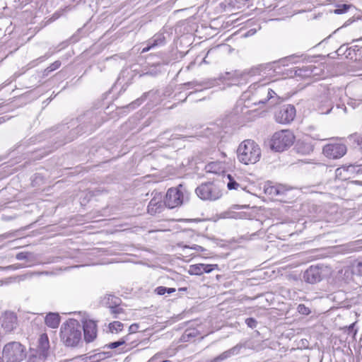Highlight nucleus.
<instances>
[{"instance_id":"9","label":"nucleus","mask_w":362,"mask_h":362,"mask_svg":"<svg viewBox=\"0 0 362 362\" xmlns=\"http://www.w3.org/2000/svg\"><path fill=\"white\" fill-rule=\"evenodd\" d=\"M347 148L342 143H329L326 144L322 149L323 154L330 159H339L346 153Z\"/></svg>"},{"instance_id":"26","label":"nucleus","mask_w":362,"mask_h":362,"mask_svg":"<svg viewBox=\"0 0 362 362\" xmlns=\"http://www.w3.org/2000/svg\"><path fill=\"white\" fill-rule=\"evenodd\" d=\"M16 258L18 260L25 259L28 262H31L35 259V255L30 252H21L16 255Z\"/></svg>"},{"instance_id":"24","label":"nucleus","mask_w":362,"mask_h":362,"mask_svg":"<svg viewBox=\"0 0 362 362\" xmlns=\"http://www.w3.org/2000/svg\"><path fill=\"white\" fill-rule=\"evenodd\" d=\"M45 324L51 328L58 327L60 322V317L58 313H49L45 319Z\"/></svg>"},{"instance_id":"29","label":"nucleus","mask_w":362,"mask_h":362,"mask_svg":"<svg viewBox=\"0 0 362 362\" xmlns=\"http://www.w3.org/2000/svg\"><path fill=\"white\" fill-rule=\"evenodd\" d=\"M123 327V323L119 321H114L109 324V329L111 332H115L116 333H117L122 331Z\"/></svg>"},{"instance_id":"1","label":"nucleus","mask_w":362,"mask_h":362,"mask_svg":"<svg viewBox=\"0 0 362 362\" xmlns=\"http://www.w3.org/2000/svg\"><path fill=\"white\" fill-rule=\"evenodd\" d=\"M245 100L256 105L265 104L272 107L278 103L279 98L276 93L266 84L253 83L243 93Z\"/></svg>"},{"instance_id":"57","label":"nucleus","mask_w":362,"mask_h":362,"mask_svg":"<svg viewBox=\"0 0 362 362\" xmlns=\"http://www.w3.org/2000/svg\"><path fill=\"white\" fill-rule=\"evenodd\" d=\"M342 48H343V46H341V47H339V49H338V51H341V50L342 49Z\"/></svg>"},{"instance_id":"53","label":"nucleus","mask_w":362,"mask_h":362,"mask_svg":"<svg viewBox=\"0 0 362 362\" xmlns=\"http://www.w3.org/2000/svg\"><path fill=\"white\" fill-rule=\"evenodd\" d=\"M248 0H235L236 2L239 3V4H243L246 1H247Z\"/></svg>"},{"instance_id":"31","label":"nucleus","mask_w":362,"mask_h":362,"mask_svg":"<svg viewBox=\"0 0 362 362\" xmlns=\"http://www.w3.org/2000/svg\"><path fill=\"white\" fill-rule=\"evenodd\" d=\"M127 337L128 336H126L124 338H122L117 341L111 342L108 344H106L105 346V347H107V349H116V348L119 347V346L125 344L126 341L127 340Z\"/></svg>"},{"instance_id":"10","label":"nucleus","mask_w":362,"mask_h":362,"mask_svg":"<svg viewBox=\"0 0 362 362\" xmlns=\"http://www.w3.org/2000/svg\"><path fill=\"white\" fill-rule=\"evenodd\" d=\"M296 116V109L292 105L281 106L275 113V119L280 124H288Z\"/></svg>"},{"instance_id":"2","label":"nucleus","mask_w":362,"mask_h":362,"mask_svg":"<svg viewBox=\"0 0 362 362\" xmlns=\"http://www.w3.org/2000/svg\"><path fill=\"white\" fill-rule=\"evenodd\" d=\"M237 156L238 160L242 163L255 164L259 160L261 149L253 140L247 139L239 144Z\"/></svg>"},{"instance_id":"38","label":"nucleus","mask_w":362,"mask_h":362,"mask_svg":"<svg viewBox=\"0 0 362 362\" xmlns=\"http://www.w3.org/2000/svg\"><path fill=\"white\" fill-rule=\"evenodd\" d=\"M276 187L277 188L276 192L278 196L283 195L286 193V191H288V188L283 185H276Z\"/></svg>"},{"instance_id":"51","label":"nucleus","mask_w":362,"mask_h":362,"mask_svg":"<svg viewBox=\"0 0 362 362\" xmlns=\"http://www.w3.org/2000/svg\"><path fill=\"white\" fill-rule=\"evenodd\" d=\"M255 33V30L251 29V30H250L247 32V33L246 34V35H250L254 34Z\"/></svg>"},{"instance_id":"55","label":"nucleus","mask_w":362,"mask_h":362,"mask_svg":"<svg viewBox=\"0 0 362 362\" xmlns=\"http://www.w3.org/2000/svg\"><path fill=\"white\" fill-rule=\"evenodd\" d=\"M185 334H187V336H192V334L187 333V331L185 332Z\"/></svg>"},{"instance_id":"50","label":"nucleus","mask_w":362,"mask_h":362,"mask_svg":"<svg viewBox=\"0 0 362 362\" xmlns=\"http://www.w3.org/2000/svg\"><path fill=\"white\" fill-rule=\"evenodd\" d=\"M175 291V288H167L166 287V293L168 294L173 293Z\"/></svg>"},{"instance_id":"49","label":"nucleus","mask_w":362,"mask_h":362,"mask_svg":"<svg viewBox=\"0 0 362 362\" xmlns=\"http://www.w3.org/2000/svg\"><path fill=\"white\" fill-rule=\"evenodd\" d=\"M26 266L25 264H13V265H11L9 267L10 268H13L14 269H19V268H25Z\"/></svg>"},{"instance_id":"12","label":"nucleus","mask_w":362,"mask_h":362,"mask_svg":"<svg viewBox=\"0 0 362 362\" xmlns=\"http://www.w3.org/2000/svg\"><path fill=\"white\" fill-rule=\"evenodd\" d=\"M83 327L84 339L89 343L93 341L97 336V325L92 320H83Z\"/></svg>"},{"instance_id":"34","label":"nucleus","mask_w":362,"mask_h":362,"mask_svg":"<svg viewBox=\"0 0 362 362\" xmlns=\"http://www.w3.org/2000/svg\"><path fill=\"white\" fill-rule=\"evenodd\" d=\"M110 313L115 318H121L119 315L124 313V309L120 305H116L110 309Z\"/></svg>"},{"instance_id":"52","label":"nucleus","mask_w":362,"mask_h":362,"mask_svg":"<svg viewBox=\"0 0 362 362\" xmlns=\"http://www.w3.org/2000/svg\"><path fill=\"white\" fill-rule=\"evenodd\" d=\"M52 71H48V67L46 68L44 71V75L45 76H47L50 72H52Z\"/></svg>"},{"instance_id":"11","label":"nucleus","mask_w":362,"mask_h":362,"mask_svg":"<svg viewBox=\"0 0 362 362\" xmlns=\"http://www.w3.org/2000/svg\"><path fill=\"white\" fill-rule=\"evenodd\" d=\"M324 276V269L322 267L310 266L303 273V278L306 283L314 284L320 282Z\"/></svg>"},{"instance_id":"17","label":"nucleus","mask_w":362,"mask_h":362,"mask_svg":"<svg viewBox=\"0 0 362 362\" xmlns=\"http://www.w3.org/2000/svg\"><path fill=\"white\" fill-rule=\"evenodd\" d=\"M17 317L13 313H7L3 319L2 326L6 332L12 331L16 326Z\"/></svg>"},{"instance_id":"16","label":"nucleus","mask_w":362,"mask_h":362,"mask_svg":"<svg viewBox=\"0 0 362 362\" xmlns=\"http://www.w3.org/2000/svg\"><path fill=\"white\" fill-rule=\"evenodd\" d=\"M216 83V79H204L202 81L194 80L182 84L184 86H187L189 88H194L196 90L197 86H203L204 88H210L214 87Z\"/></svg>"},{"instance_id":"28","label":"nucleus","mask_w":362,"mask_h":362,"mask_svg":"<svg viewBox=\"0 0 362 362\" xmlns=\"http://www.w3.org/2000/svg\"><path fill=\"white\" fill-rule=\"evenodd\" d=\"M225 176L228 180L227 187L228 189H238V188L240 187V185L235 181L234 177L230 174H227Z\"/></svg>"},{"instance_id":"60","label":"nucleus","mask_w":362,"mask_h":362,"mask_svg":"<svg viewBox=\"0 0 362 362\" xmlns=\"http://www.w3.org/2000/svg\"><path fill=\"white\" fill-rule=\"evenodd\" d=\"M0 362H3V359L1 356H0Z\"/></svg>"},{"instance_id":"25","label":"nucleus","mask_w":362,"mask_h":362,"mask_svg":"<svg viewBox=\"0 0 362 362\" xmlns=\"http://www.w3.org/2000/svg\"><path fill=\"white\" fill-rule=\"evenodd\" d=\"M315 67L313 66H305L303 67H296L295 70V75L300 77H309L310 76L313 72Z\"/></svg>"},{"instance_id":"22","label":"nucleus","mask_w":362,"mask_h":362,"mask_svg":"<svg viewBox=\"0 0 362 362\" xmlns=\"http://www.w3.org/2000/svg\"><path fill=\"white\" fill-rule=\"evenodd\" d=\"M225 165L221 161H213L209 163L205 166V170L207 173L214 174H220L224 172Z\"/></svg>"},{"instance_id":"45","label":"nucleus","mask_w":362,"mask_h":362,"mask_svg":"<svg viewBox=\"0 0 362 362\" xmlns=\"http://www.w3.org/2000/svg\"><path fill=\"white\" fill-rule=\"evenodd\" d=\"M351 137L354 139L360 148H362V138L357 134L352 135Z\"/></svg>"},{"instance_id":"43","label":"nucleus","mask_w":362,"mask_h":362,"mask_svg":"<svg viewBox=\"0 0 362 362\" xmlns=\"http://www.w3.org/2000/svg\"><path fill=\"white\" fill-rule=\"evenodd\" d=\"M139 328V325L137 323H134V324L131 325L129 327V334L136 332L138 331Z\"/></svg>"},{"instance_id":"36","label":"nucleus","mask_w":362,"mask_h":362,"mask_svg":"<svg viewBox=\"0 0 362 362\" xmlns=\"http://www.w3.org/2000/svg\"><path fill=\"white\" fill-rule=\"evenodd\" d=\"M277 188L276 185L273 186H268L264 189V192L266 194L270 195V196H278L276 192Z\"/></svg>"},{"instance_id":"40","label":"nucleus","mask_w":362,"mask_h":362,"mask_svg":"<svg viewBox=\"0 0 362 362\" xmlns=\"http://www.w3.org/2000/svg\"><path fill=\"white\" fill-rule=\"evenodd\" d=\"M60 66H61V62L59 60L55 61L54 62H53L48 66V71H53L57 69L58 68H59Z\"/></svg>"},{"instance_id":"20","label":"nucleus","mask_w":362,"mask_h":362,"mask_svg":"<svg viewBox=\"0 0 362 362\" xmlns=\"http://www.w3.org/2000/svg\"><path fill=\"white\" fill-rule=\"evenodd\" d=\"M49 348V339L46 334L40 335L38 340V351L43 357H47L48 349Z\"/></svg>"},{"instance_id":"37","label":"nucleus","mask_w":362,"mask_h":362,"mask_svg":"<svg viewBox=\"0 0 362 362\" xmlns=\"http://www.w3.org/2000/svg\"><path fill=\"white\" fill-rule=\"evenodd\" d=\"M245 324L251 329H254L257 327V322L253 317H248L245 320Z\"/></svg>"},{"instance_id":"23","label":"nucleus","mask_w":362,"mask_h":362,"mask_svg":"<svg viewBox=\"0 0 362 362\" xmlns=\"http://www.w3.org/2000/svg\"><path fill=\"white\" fill-rule=\"evenodd\" d=\"M100 303L110 309L116 306L120 305L121 299L113 295H106L100 300Z\"/></svg>"},{"instance_id":"35","label":"nucleus","mask_w":362,"mask_h":362,"mask_svg":"<svg viewBox=\"0 0 362 362\" xmlns=\"http://www.w3.org/2000/svg\"><path fill=\"white\" fill-rule=\"evenodd\" d=\"M297 310L300 314L304 315H308L311 312L310 308L306 307L304 304H299Z\"/></svg>"},{"instance_id":"59","label":"nucleus","mask_w":362,"mask_h":362,"mask_svg":"<svg viewBox=\"0 0 362 362\" xmlns=\"http://www.w3.org/2000/svg\"><path fill=\"white\" fill-rule=\"evenodd\" d=\"M340 170H341V168H337V173H338V172H339V171H340Z\"/></svg>"},{"instance_id":"8","label":"nucleus","mask_w":362,"mask_h":362,"mask_svg":"<svg viewBox=\"0 0 362 362\" xmlns=\"http://www.w3.org/2000/svg\"><path fill=\"white\" fill-rule=\"evenodd\" d=\"M332 90L323 88L322 94L315 99V106L320 114H329L333 108V101L331 98Z\"/></svg>"},{"instance_id":"33","label":"nucleus","mask_w":362,"mask_h":362,"mask_svg":"<svg viewBox=\"0 0 362 362\" xmlns=\"http://www.w3.org/2000/svg\"><path fill=\"white\" fill-rule=\"evenodd\" d=\"M352 273L358 276H362V262H355L352 266Z\"/></svg>"},{"instance_id":"56","label":"nucleus","mask_w":362,"mask_h":362,"mask_svg":"<svg viewBox=\"0 0 362 362\" xmlns=\"http://www.w3.org/2000/svg\"><path fill=\"white\" fill-rule=\"evenodd\" d=\"M180 291H186V290H187V288H180Z\"/></svg>"},{"instance_id":"5","label":"nucleus","mask_w":362,"mask_h":362,"mask_svg":"<svg viewBox=\"0 0 362 362\" xmlns=\"http://www.w3.org/2000/svg\"><path fill=\"white\" fill-rule=\"evenodd\" d=\"M2 354L6 362H21L26 356L25 346L18 341L6 344L3 349Z\"/></svg>"},{"instance_id":"46","label":"nucleus","mask_w":362,"mask_h":362,"mask_svg":"<svg viewBox=\"0 0 362 362\" xmlns=\"http://www.w3.org/2000/svg\"><path fill=\"white\" fill-rule=\"evenodd\" d=\"M355 323L351 324L349 328V334H352L353 337H354L356 334L357 331L354 329Z\"/></svg>"},{"instance_id":"14","label":"nucleus","mask_w":362,"mask_h":362,"mask_svg":"<svg viewBox=\"0 0 362 362\" xmlns=\"http://www.w3.org/2000/svg\"><path fill=\"white\" fill-rule=\"evenodd\" d=\"M244 347L243 344H238L235 346L232 347L231 349L226 350L217 356L216 357L214 358L213 359L210 360L208 362H223L234 356H236L240 353L241 349Z\"/></svg>"},{"instance_id":"48","label":"nucleus","mask_w":362,"mask_h":362,"mask_svg":"<svg viewBox=\"0 0 362 362\" xmlns=\"http://www.w3.org/2000/svg\"><path fill=\"white\" fill-rule=\"evenodd\" d=\"M18 1L20 4V5L22 7H23V6H26L27 4L35 1V0H18Z\"/></svg>"},{"instance_id":"58","label":"nucleus","mask_w":362,"mask_h":362,"mask_svg":"<svg viewBox=\"0 0 362 362\" xmlns=\"http://www.w3.org/2000/svg\"><path fill=\"white\" fill-rule=\"evenodd\" d=\"M162 362H171V361L170 360H165V361H163Z\"/></svg>"},{"instance_id":"44","label":"nucleus","mask_w":362,"mask_h":362,"mask_svg":"<svg viewBox=\"0 0 362 362\" xmlns=\"http://www.w3.org/2000/svg\"><path fill=\"white\" fill-rule=\"evenodd\" d=\"M155 291L158 295L162 296L166 293V287L165 286H158L156 288Z\"/></svg>"},{"instance_id":"47","label":"nucleus","mask_w":362,"mask_h":362,"mask_svg":"<svg viewBox=\"0 0 362 362\" xmlns=\"http://www.w3.org/2000/svg\"><path fill=\"white\" fill-rule=\"evenodd\" d=\"M190 248L197 252H204L206 250L205 248L198 245H193Z\"/></svg>"},{"instance_id":"4","label":"nucleus","mask_w":362,"mask_h":362,"mask_svg":"<svg viewBox=\"0 0 362 362\" xmlns=\"http://www.w3.org/2000/svg\"><path fill=\"white\" fill-rule=\"evenodd\" d=\"M295 139L293 133L289 130H281L275 132L270 141V147L272 150L281 152L292 146Z\"/></svg>"},{"instance_id":"30","label":"nucleus","mask_w":362,"mask_h":362,"mask_svg":"<svg viewBox=\"0 0 362 362\" xmlns=\"http://www.w3.org/2000/svg\"><path fill=\"white\" fill-rule=\"evenodd\" d=\"M148 93V92L144 93L139 98H137L136 100L133 101L127 107L134 109L136 107L139 106L144 100H146Z\"/></svg>"},{"instance_id":"32","label":"nucleus","mask_w":362,"mask_h":362,"mask_svg":"<svg viewBox=\"0 0 362 362\" xmlns=\"http://www.w3.org/2000/svg\"><path fill=\"white\" fill-rule=\"evenodd\" d=\"M351 5L350 4H341L338 5L337 8L334 10V13L336 14H343L346 13L350 8H351Z\"/></svg>"},{"instance_id":"13","label":"nucleus","mask_w":362,"mask_h":362,"mask_svg":"<svg viewBox=\"0 0 362 362\" xmlns=\"http://www.w3.org/2000/svg\"><path fill=\"white\" fill-rule=\"evenodd\" d=\"M215 269H218V264H196L189 266L188 273L190 275L200 276L204 273L209 274Z\"/></svg>"},{"instance_id":"7","label":"nucleus","mask_w":362,"mask_h":362,"mask_svg":"<svg viewBox=\"0 0 362 362\" xmlns=\"http://www.w3.org/2000/svg\"><path fill=\"white\" fill-rule=\"evenodd\" d=\"M199 198L204 201H215L222 196L219 187L213 182L202 183L195 189Z\"/></svg>"},{"instance_id":"27","label":"nucleus","mask_w":362,"mask_h":362,"mask_svg":"<svg viewBox=\"0 0 362 362\" xmlns=\"http://www.w3.org/2000/svg\"><path fill=\"white\" fill-rule=\"evenodd\" d=\"M223 81H231V84L236 85L238 82L237 74L235 73L226 72L224 75L220 77Z\"/></svg>"},{"instance_id":"21","label":"nucleus","mask_w":362,"mask_h":362,"mask_svg":"<svg viewBox=\"0 0 362 362\" xmlns=\"http://www.w3.org/2000/svg\"><path fill=\"white\" fill-rule=\"evenodd\" d=\"M160 64L156 63L153 64L152 65L149 66H146L144 68L141 72H138L139 77H142L144 76H155L158 75L159 73H160Z\"/></svg>"},{"instance_id":"15","label":"nucleus","mask_w":362,"mask_h":362,"mask_svg":"<svg viewBox=\"0 0 362 362\" xmlns=\"http://www.w3.org/2000/svg\"><path fill=\"white\" fill-rule=\"evenodd\" d=\"M165 204H163L162 195L160 193H156L148 205V213L154 215L160 213L164 209Z\"/></svg>"},{"instance_id":"3","label":"nucleus","mask_w":362,"mask_h":362,"mask_svg":"<svg viewBox=\"0 0 362 362\" xmlns=\"http://www.w3.org/2000/svg\"><path fill=\"white\" fill-rule=\"evenodd\" d=\"M60 337L67 346H76L81 339V325L74 319H69L61 327Z\"/></svg>"},{"instance_id":"6","label":"nucleus","mask_w":362,"mask_h":362,"mask_svg":"<svg viewBox=\"0 0 362 362\" xmlns=\"http://www.w3.org/2000/svg\"><path fill=\"white\" fill-rule=\"evenodd\" d=\"M189 199L188 194L182 185L177 188H170L166 193L164 200L165 206L169 209L177 207Z\"/></svg>"},{"instance_id":"19","label":"nucleus","mask_w":362,"mask_h":362,"mask_svg":"<svg viewBox=\"0 0 362 362\" xmlns=\"http://www.w3.org/2000/svg\"><path fill=\"white\" fill-rule=\"evenodd\" d=\"M296 151L301 155H309L313 151V146L305 141H298L295 146Z\"/></svg>"},{"instance_id":"42","label":"nucleus","mask_w":362,"mask_h":362,"mask_svg":"<svg viewBox=\"0 0 362 362\" xmlns=\"http://www.w3.org/2000/svg\"><path fill=\"white\" fill-rule=\"evenodd\" d=\"M206 88H204L203 86H197V88H196V90L194 91H192L190 92L187 96L186 97V98L185 99V100H186L187 98H190L194 94H195L197 92H200V91H202L203 90H205Z\"/></svg>"},{"instance_id":"18","label":"nucleus","mask_w":362,"mask_h":362,"mask_svg":"<svg viewBox=\"0 0 362 362\" xmlns=\"http://www.w3.org/2000/svg\"><path fill=\"white\" fill-rule=\"evenodd\" d=\"M165 44V37L162 34L155 35L151 39L147 42V46L144 47L141 53H145L150 49L160 45Z\"/></svg>"},{"instance_id":"54","label":"nucleus","mask_w":362,"mask_h":362,"mask_svg":"<svg viewBox=\"0 0 362 362\" xmlns=\"http://www.w3.org/2000/svg\"><path fill=\"white\" fill-rule=\"evenodd\" d=\"M4 122H5V118H4V117H0V123Z\"/></svg>"},{"instance_id":"39","label":"nucleus","mask_w":362,"mask_h":362,"mask_svg":"<svg viewBox=\"0 0 362 362\" xmlns=\"http://www.w3.org/2000/svg\"><path fill=\"white\" fill-rule=\"evenodd\" d=\"M298 57H299L298 55L293 54V55H290L288 57H285L284 59H282L281 62H290L291 63H296L297 62L296 60V59H297Z\"/></svg>"},{"instance_id":"41","label":"nucleus","mask_w":362,"mask_h":362,"mask_svg":"<svg viewBox=\"0 0 362 362\" xmlns=\"http://www.w3.org/2000/svg\"><path fill=\"white\" fill-rule=\"evenodd\" d=\"M361 102H362V98H351L349 104L355 107L356 106L358 105Z\"/></svg>"}]
</instances>
